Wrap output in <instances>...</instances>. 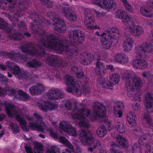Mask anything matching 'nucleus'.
<instances>
[{
  "label": "nucleus",
  "mask_w": 153,
  "mask_h": 153,
  "mask_svg": "<svg viewBox=\"0 0 153 153\" xmlns=\"http://www.w3.org/2000/svg\"><path fill=\"white\" fill-rule=\"evenodd\" d=\"M58 39H40L43 46L55 51L59 53L65 52L70 56L71 61L74 63L76 59L72 60L73 57L76 56L79 45L84 41V39H62V40L56 41Z\"/></svg>",
  "instance_id": "1"
},
{
  "label": "nucleus",
  "mask_w": 153,
  "mask_h": 153,
  "mask_svg": "<svg viewBox=\"0 0 153 153\" xmlns=\"http://www.w3.org/2000/svg\"><path fill=\"white\" fill-rule=\"evenodd\" d=\"M30 17L33 20V23H30V28L33 33L40 36L39 38H57L55 35L47 33L41 28L42 22L41 15L33 12L31 13Z\"/></svg>",
  "instance_id": "2"
},
{
  "label": "nucleus",
  "mask_w": 153,
  "mask_h": 153,
  "mask_svg": "<svg viewBox=\"0 0 153 153\" xmlns=\"http://www.w3.org/2000/svg\"><path fill=\"white\" fill-rule=\"evenodd\" d=\"M5 106L6 112L8 117H15L17 121L20 124L22 129L25 130L26 128L27 122L25 119L18 113L17 111L15 109L14 106L10 103H6L5 104Z\"/></svg>",
  "instance_id": "3"
},
{
  "label": "nucleus",
  "mask_w": 153,
  "mask_h": 153,
  "mask_svg": "<svg viewBox=\"0 0 153 153\" xmlns=\"http://www.w3.org/2000/svg\"><path fill=\"white\" fill-rule=\"evenodd\" d=\"M79 113H74L72 115V118L79 120L78 124L82 128H88L89 126L88 120L85 117H88L91 114L89 110H86L83 108L79 109L78 110Z\"/></svg>",
  "instance_id": "4"
},
{
  "label": "nucleus",
  "mask_w": 153,
  "mask_h": 153,
  "mask_svg": "<svg viewBox=\"0 0 153 153\" xmlns=\"http://www.w3.org/2000/svg\"><path fill=\"white\" fill-rule=\"evenodd\" d=\"M120 80V76L117 73H114L110 75L109 81L102 77L97 78V81L99 84H101L102 88L112 90V87L117 84Z\"/></svg>",
  "instance_id": "5"
},
{
  "label": "nucleus",
  "mask_w": 153,
  "mask_h": 153,
  "mask_svg": "<svg viewBox=\"0 0 153 153\" xmlns=\"http://www.w3.org/2000/svg\"><path fill=\"white\" fill-rule=\"evenodd\" d=\"M79 138L81 142L84 145L88 146L93 145L94 149L100 145L99 141L95 140L94 138L88 131L82 130L79 134Z\"/></svg>",
  "instance_id": "6"
},
{
  "label": "nucleus",
  "mask_w": 153,
  "mask_h": 153,
  "mask_svg": "<svg viewBox=\"0 0 153 153\" xmlns=\"http://www.w3.org/2000/svg\"><path fill=\"white\" fill-rule=\"evenodd\" d=\"M137 54L140 57H146V53L153 52V45L151 43L146 42L137 48Z\"/></svg>",
  "instance_id": "7"
},
{
  "label": "nucleus",
  "mask_w": 153,
  "mask_h": 153,
  "mask_svg": "<svg viewBox=\"0 0 153 153\" xmlns=\"http://www.w3.org/2000/svg\"><path fill=\"white\" fill-rule=\"evenodd\" d=\"M93 3L101 8L107 10L112 8L115 9L116 5L113 0H95Z\"/></svg>",
  "instance_id": "8"
},
{
  "label": "nucleus",
  "mask_w": 153,
  "mask_h": 153,
  "mask_svg": "<svg viewBox=\"0 0 153 153\" xmlns=\"http://www.w3.org/2000/svg\"><path fill=\"white\" fill-rule=\"evenodd\" d=\"M46 62L51 67L58 66L61 69L66 67L67 65V62H63L60 65L59 64L57 57L52 54H50L48 56L46 59Z\"/></svg>",
  "instance_id": "9"
},
{
  "label": "nucleus",
  "mask_w": 153,
  "mask_h": 153,
  "mask_svg": "<svg viewBox=\"0 0 153 153\" xmlns=\"http://www.w3.org/2000/svg\"><path fill=\"white\" fill-rule=\"evenodd\" d=\"M60 128L65 132L68 133L69 135L74 137H76L77 135L76 128L73 127L71 125L65 122L60 123H59Z\"/></svg>",
  "instance_id": "10"
},
{
  "label": "nucleus",
  "mask_w": 153,
  "mask_h": 153,
  "mask_svg": "<svg viewBox=\"0 0 153 153\" xmlns=\"http://www.w3.org/2000/svg\"><path fill=\"white\" fill-rule=\"evenodd\" d=\"M53 22H54L53 25L54 29L61 33H65L66 32V26L63 19L60 18H53Z\"/></svg>",
  "instance_id": "11"
},
{
  "label": "nucleus",
  "mask_w": 153,
  "mask_h": 153,
  "mask_svg": "<svg viewBox=\"0 0 153 153\" xmlns=\"http://www.w3.org/2000/svg\"><path fill=\"white\" fill-rule=\"evenodd\" d=\"M46 94L48 98L51 100H57L63 98L64 96L63 93L59 88L50 89L46 93Z\"/></svg>",
  "instance_id": "12"
},
{
  "label": "nucleus",
  "mask_w": 153,
  "mask_h": 153,
  "mask_svg": "<svg viewBox=\"0 0 153 153\" xmlns=\"http://www.w3.org/2000/svg\"><path fill=\"white\" fill-rule=\"evenodd\" d=\"M106 33H103L101 35V36L103 37L107 36L108 38H119L120 31L118 28L115 27L107 29L105 30Z\"/></svg>",
  "instance_id": "13"
},
{
  "label": "nucleus",
  "mask_w": 153,
  "mask_h": 153,
  "mask_svg": "<svg viewBox=\"0 0 153 153\" xmlns=\"http://www.w3.org/2000/svg\"><path fill=\"white\" fill-rule=\"evenodd\" d=\"M62 11L65 17L69 21L72 22L77 21V17L76 14L70 8L63 7Z\"/></svg>",
  "instance_id": "14"
},
{
  "label": "nucleus",
  "mask_w": 153,
  "mask_h": 153,
  "mask_svg": "<svg viewBox=\"0 0 153 153\" xmlns=\"http://www.w3.org/2000/svg\"><path fill=\"white\" fill-rule=\"evenodd\" d=\"M2 53L4 55H7L11 60L18 62L25 61L27 59L26 56L21 54L20 52L16 53H7L4 52H2Z\"/></svg>",
  "instance_id": "15"
},
{
  "label": "nucleus",
  "mask_w": 153,
  "mask_h": 153,
  "mask_svg": "<svg viewBox=\"0 0 153 153\" xmlns=\"http://www.w3.org/2000/svg\"><path fill=\"white\" fill-rule=\"evenodd\" d=\"M94 59V56L91 53L84 52L81 55L79 61L82 64L87 65L93 61Z\"/></svg>",
  "instance_id": "16"
},
{
  "label": "nucleus",
  "mask_w": 153,
  "mask_h": 153,
  "mask_svg": "<svg viewBox=\"0 0 153 153\" xmlns=\"http://www.w3.org/2000/svg\"><path fill=\"white\" fill-rule=\"evenodd\" d=\"M99 104L100 106L98 105L94 106L93 113L96 117H105L106 114V108L102 103L100 102Z\"/></svg>",
  "instance_id": "17"
},
{
  "label": "nucleus",
  "mask_w": 153,
  "mask_h": 153,
  "mask_svg": "<svg viewBox=\"0 0 153 153\" xmlns=\"http://www.w3.org/2000/svg\"><path fill=\"white\" fill-rule=\"evenodd\" d=\"M18 8L19 7H16V10L13 12L10 11V13L14 14L13 17L10 15H8V17L13 25H15L16 23H17L19 21V19L21 18L23 16V15L22 13V9H19Z\"/></svg>",
  "instance_id": "18"
},
{
  "label": "nucleus",
  "mask_w": 153,
  "mask_h": 153,
  "mask_svg": "<svg viewBox=\"0 0 153 153\" xmlns=\"http://www.w3.org/2000/svg\"><path fill=\"white\" fill-rule=\"evenodd\" d=\"M59 142L65 145L68 149H65L62 153H71L74 150V148L70 142L65 137L61 136L59 139Z\"/></svg>",
  "instance_id": "19"
},
{
  "label": "nucleus",
  "mask_w": 153,
  "mask_h": 153,
  "mask_svg": "<svg viewBox=\"0 0 153 153\" xmlns=\"http://www.w3.org/2000/svg\"><path fill=\"white\" fill-rule=\"evenodd\" d=\"M148 64L145 60L140 59H136L133 61L132 67L136 69H142L146 68Z\"/></svg>",
  "instance_id": "20"
},
{
  "label": "nucleus",
  "mask_w": 153,
  "mask_h": 153,
  "mask_svg": "<svg viewBox=\"0 0 153 153\" xmlns=\"http://www.w3.org/2000/svg\"><path fill=\"white\" fill-rule=\"evenodd\" d=\"M69 38H84L85 33L79 29H74L69 32Z\"/></svg>",
  "instance_id": "21"
},
{
  "label": "nucleus",
  "mask_w": 153,
  "mask_h": 153,
  "mask_svg": "<svg viewBox=\"0 0 153 153\" xmlns=\"http://www.w3.org/2000/svg\"><path fill=\"white\" fill-rule=\"evenodd\" d=\"M64 79L67 86H69L72 88L79 87V85L77 81H75L73 77L65 75L64 77Z\"/></svg>",
  "instance_id": "22"
},
{
  "label": "nucleus",
  "mask_w": 153,
  "mask_h": 153,
  "mask_svg": "<svg viewBox=\"0 0 153 153\" xmlns=\"http://www.w3.org/2000/svg\"><path fill=\"white\" fill-rule=\"evenodd\" d=\"M44 90V86L42 84H38L36 86L30 88L29 91L32 95H40Z\"/></svg>",
  "instance_id": "23"
},
{
  "label": "nucleus",
  "mask_w": 153,
  "mask_h": 153,
  "mask_svg": "<svg viewBox=\"0 0 153 153\" xmlns=\"http://www.w3.org/2000/svg\"><path fill=\"white\" fill-rule=\"evenodd\" d=\"M116 15L119 19H122L124 22H128L131 20V17L129 14L121 10H118L116 13Z\"/></svg>",
  "instance_id": "24"
},
{
  "label": "nucleus",
  "mask_w": 153,
  "mask_h": 153,
  "mask_svg": "<svg viewBox=\"0 0 153 153\" xmlns=\"http://www.w3.org/2000/svg\"><path fill=\"white\" fill-rule=\"evenodd\" d=\"M115 60L118 63L123 64L127 62L129 59L128 56L124 53H118L116 55Z\"/></svg>",
  "instance_id": "25"
},
{
  "label": "nucleus",
  "mask_w": 153,
  "mask_h": 153,
  "mask_svg": "<svg viewBox=\"0 0 153 153\" xmlns=\"http://www.w3.org/2000/svg\"><path fill=\"white\" fill-rule=\"evenodd\" d=\"M32 45V43H28L27 44H22L20 46L22 51L25 53L32 55L34 53L33 51L34 47L31 48V46Z\"/></svg>",
  "instance_id": "26"
},
{
  "label": "nucleus",
  "mask_w": 153,
  "mask_h": 153,
  "mask_svg": "<svg viewBox=\"0 0 153 153\" xmlns=\"http://www.w3.org/2000/svg\"><path fill=\"white\" fill-rule=\"evenodd\" d=\"M133 83L132 89L128 88V91H129L133 90V89H136V90L139 89L141 86H143V83L142 80L138 77H134L133 79Z\"/></svg>",
  "instance_id": "27"
},
{
  "label": "nucleus",
  "mask_w": 153,
  "mask_h": 153,
  "mask_svg": "<svg viewBox=\"0 0 153 153\" xmlns=\"http://www.w3.org/2000/svg\"><path fill=\"white\" fill-rule=\"evenodd\" d=\"M145 102L144 105L146 109L152 108L153 109V98L151 93H147L146 95L145 98Z\"/></svg>",
  "instance_id": "28"
},
{
  "label": "nucleus",
  "mask_w": 153,
  "mask_h": 153,
  "mask_svg": "<svg viewBox=\"0 0 153 153\" xmlns=\"http://www.w3.org/2000/svg\"><path fill=\"white\" fill-rule=\"evenodd\" d=\"M26 65L30 68L37 69L42 65L41 62L34 58L31 59L29 61L26 62Z\"/></svg>",
  "instance_id": "29"
},
{
  "label": "nucleus",
  "mask_w": 153,
  "mask_h": 153,
  "mask_svg": "<svg viewBox=\"0 0 153 153\" xmlns=\"http://www.w3.org/2000/svg\"><path fill=\"white\" fill-rule=\"evenodd\" d=\"M71 71L73 74H76L77 77L79 79H82L84 77V73L82 70L77 66H72Z\"/></svg>",
  "instance_id": "30"
},
{
  "label": "nucleus",
  "mask_w": 153,
  "mask_h": 153,
  "mask_svg": "<svg viewBox=\"0 0 153 153\" xmlns=\"http://www.w3.org/2000/svg\"><path fill=\"white\" fill-rule=\"evenodd\" d=\"M134 42L132 39H126L122 45L124 51L128 52L131 50Z\"/></svg>",
  "instance_id": "31"
},
{
  "label": "nucleus",
  "mask_w": 153,
  "mask_h": 153,
  "mask_svg": "<svg viewBox=\"0 0 153 153\" xmlns=\"http://www.w3.org/2000/svg\"><path fill=\"white\" fill-rule=\"evenodd\" d=\"M137 117L134 112L130 111L128 112L127 115V120L130 125L134 126L136 124Z\"/></svg>",
  "instance_id": "32"
},
{
  "label": "nucleus",
  "mask_w": 153,
  "mask_h": 153,
  "mask_svg": "<svg viewBox=\"0 0 153 153\" xmlns=\"http://www.w3.org/2000/svg\"><path fill=\"white\" fill-rule=\"evenodd\" d=\"M143 32V27L140 25H136L133 27L131 33L133 36H141Z\"/></svg>",
  "instance_id": "33"
},
{
  "label": "nucleus",
  "mask_w": 153,
  "mask_h": 153,
  "mask_svg": "<svg viewBox=\"0 0 153 153\" xmlns=\"http://www.w3.org/2000/svg\"><path fill=\"white\" fill-rule=\"evenodd\" d=\"M140 12L144 16L151 18L153 16V12L145 6H143L140 8Z\"/></svg>",
  "instance_id": "34"
},
{
  "label": "nucleus",
  "mask_w": 153,
  "mask_h": 153,
  "mask_svg": "<svg viewBox=\"0 0 153 153\" xmlns=\"http://www.w3.org/2000/svg\"><path fill=\"white\" fill-rule=\"evenodd\" d=\"M118 41V39H101V42L103 48L105 49H109L112 46L113 39Z\"/></svg>",
  "instance_id": "35"
},
{
  "label": "nucleus",
  "mask_w": 153,
  "mask_h": 153,
  "mask_svg": "<svg viewBox=\"0 0 153 153\" xmlns=\"http://www.w3.org/2000/svg\"><path fill=\"white\" fill-rule=\"evenodd\" d=\"M0 29L4 30L7 33H11L12 31V29L8 27L7 23L1 18H0Z\"/></svg>",
  "instance_id": "36"
},
{
  "label": "nucleus",
  "mask_w": 153,
  "mask_h": 153,
  "mask_svg": "<svg viewBox=\"0 0 153 153\" xmlns=\"http://www.w3.org/2000/svg\"><path fill=\"white\" fill-rule=\"evenodd\" d=\"M85 23L86 24V27L89 28L93 27V25L94 23V17L92 16H85Z\"/></svg>",
  "instance_id": "37"
},
{
  "label": "nucleus",
  "mask_w": 153,
  "mask_h": 153,
  "mask_svg": "<svg viewBox=\"0 0 153 153\" xmlns=\"http://www.w3.org/2000/svg\"><path fill=\"white\" fill-rule=\"evenodd\" d=\"M33 51L34 53H33L32 55L37 57H42L46 54L45 49L42 47L39 49H36L34 47Z\"/></svg>",
  "instance_id": "38"
},
{
  "label": "nucleus",
  "mask_w": 153,
  "mask_h": 153,
  "mask_svg": "<svg viewBox=\"0 0 153 153\" xmlns=\"http://www.w3.org/2000/svg\"><path fill=\"white\" fill-rule=\"evenodd\" d=\"M72 88L71 87H68L66 89V91L68 93H72L78 97L80 96L81 95L82 92L80 86L79 87Z\"/></svg>",
  "instance_id": "39"
},
{
  "label": "nucleus",
  "mask_w": 153,
  "mask_h": 153,
  "mask_svg": "<svg viewBox=\"0 0 153 153\" xmlns=\"http://www.w3.org/2000/svg\"><path fill=\"white\" fill-rule=\"evenodd\" d=\"M117 141L123 147L125 148H128V142L124 137L120 135L117 136Z\"/></svg>",
  "instance_id": "40"
},
{
  "label": "nucleus",
  "mask_w": 153,
  "mask_h": 153,
  "mask_svg": "<svg viewBox=\"0 0 153 153\" xmlns=\"http://www.w3.org/2000/svg\"><path fill=\"white\" fill-rule=\"evenodd\" d=\"M107 132L106 127L103 125H102L98 127L96 131V133L97 135L101 137H105Z\"/></svg>",
  "instance_id": "41"
},
{
  "label": "nucleus",
  "mask_w": 153,
  "mask_h": 153,
  "mask_svg": "<svg viewBox=\"0 0 153 153\" xmlns=\"http://www.w3.org/2000/svg\"><path fill=\"white\" fill-rule=\"evenodd\" d=\"M29 126L31 129L33 130H36L40 132H43L44 129L41 126L36 123H33V122L29 123Z\"/></svg>",
  "instance_id": "42"
},
{
  "label": "nucleus",
  "mask_w": 153,
  "mask_h": 153,
  "mask_svg": "<svg viewBox=\"0 0 153 153\" xmlns=\"http://www.w3.org/2000/svg\"><path fill=\"white\" fill-rule=\"evenodd\" d=\"M124 76L126 81V86L127 91H128V88H130L131 89H132L131 88H132L131 86V76L130 74H125L124 75Z\"/></svg>",
  "instance_id": "43"
},
{
  "label": "nucleus",
  "mask_w": 153,
  "mask_h": 153,
  "mask_svg": "<svg viewBox=\"0 0 153 153\" xmlns=\"http://www.w3.org/2000/svg\"><path fill=\"white\" fill-rule=\"evenodd\" d=\"M9 3L8 9L9 11L13 12L16 10V8L18 7H16L15 5L17 3V0H6Z\"/></svg>",
  "instance_id": "44"
},
{
  "label": "nucleus",
  "mask_w": 153,
  "mask_h": 153,
  "mask_svg": "<svg viewBox=\"0 0 153 153\" xmlns=\"http://www.w3.org/2000/svg\"><path fill=\"white\" fill-rule=\"evenodd\" d=\"M18 93L22 100L24 101H27L30 98L29 95L25 92H24L21 90L18 91Z\"/></svg>",
  "instance_id": "45"
},
{
  "label": "nucleus",
  "mask_w": 153,
  "mask_h": 153,
  "mask_svg": "<svg viewBox=\"0 0 153 153\" xmlns=\"http://www.w3.org/2000/svg\"><path fill=\"white\" fill-rule=\"evenodd\" d=\"M124 104L121 102L118 101L116 103V106L114 107L113 113L116 114L117 110L121 109L124 108Z\"/></svg>",
  "instance_id": "46"
},
{
  "label": "nucleus",
  "mask_w": 153,
  "mask_h": 153,
  "mask_svg": "<svg viewBox=\"0 0 153 153\" xmlns=\"http://www.w3.org/2000/svg\"><path fill=\"white\" fill-rule=\"evenodd\" d=\"M144 119L146 121L147 123L151 127H153V122L150 116L148 114H144L143 116Z\"/></svg>",
  "instance_id": "47"
},
{
  "label": "nucleus",
  "mask_w": 153,
  "mask_h": 153,
  "mask_svg": "<svg viewBox=\"0 0 153 153\" xmlns=\"http://www.w3.org/2000/svg\"><path fill=\"white\" fill-rule=\"evenodd\" d=\"M48 104L49 106V110L52 111L56 109L58 106V102H48Z\"/></svg>",
  "instance_id": "48"
},
{
  "label": "nucleus",
  "mask_w": 153,
  "mask_h": 153,
  "mask_svg": "<svg viewBox=\"0 0 153 153\" xmlns=\"http://www.w3.org/2000/svg\"><path fill=\"white\" fill-rule=\"evenodd\" d=\"M110 151L111 153H119V148L116 143H114L111 145Z\"/></svg>",
  "instance_id": "49"
},
{
  "label": "nucleus",
  "mask_w": 153,
  "mask_h": 153,
  "mask_svg": "<svg viewBox=\"0 0 153 153\" xmlns=\"http://www.w3.org/2000/svg\"><path fill=\"white\" fill-rule=\"evenodd\" d=\"M10 71L13 74L17 75L19 74L20 72V67L16 65Z\"/></svg>",
  "instance_id": "50"
},
{
  "label": "nucleus",
  "mask_w": 153,
  "mask_h": 153,
  "mask_svg": "<svg viewBox=\"0 0 153 153\" xmlns=\"http://www.w3.org/2000/svg\"><path fill=\"white\" fill-rule=\"evenodd\" d=\"M34 147L37 150L36 153H42L43 151V145L40 143L35 145Z\"/></svg>",
  "instance_id": "51"
},
{
  "label": "nucleus",
  "mask_w": 153,
  "mask_h": 153,
  "mask_svg": "<svg viewBox=\"0 0 153 153\" xmlns=\"http://www.w3.org/2000/svg\"><path fill=\"white\" fill-rule=\"evenodd\" d=\"M138 143L141 145H146L147 143V140L145 136L140 137L138 140Z\"/></svg>",
  "instance_id": "52"
},
{
  "label": "nucleus",
  "mask_w": 153,
  "mask_h": 153,
  "mask_svg": "<svg viewBox=\"0 0 153 153\" xmlns=\"http://www.w3.org/2000/svg\"><path fill=\"white\" fill-rule=\"evenodd\" d=\"M39 109L44 112H46L48 110H49V106L48 105L39 103Z\"/></svg>",
  "instance_id": "53"
},
{
  "label": "nucleus",
  "mask_w": 153,
  "mask_h": 153,
  "mask_svg": "<svg viewBox=\"0 0 153 153\" xmlns=\"http://www.w3.org/2000/svg\"><path fill=\"white\" fill-rule=\"evenodd\" d=\"M117 130L120 133L123 134L125 131V128L122 124H120L117 126Z\"/></svg>",
  "instance_id": "54"
},
{
  "label": "nucleus",
  "mask_w": 153,
  "mask_h": 153,
  "mask_svg": "<svg viewBox=\"0 0 153 153\" xmlns=\"http://www.w3.org/2000/svg\"><path fill=\"white\" fill-rule=\"evenodd\" d=\"M23 38V35L20 32L15 31L13 33L11 38Z\"/></svg>",
  "instance_id": "55"
},
{
  "label": "nucleus",
  "mask_w": 153,
  "mask_h": 153,
  "mask_svg": "<svg viewBox=\"0 0 153 153\" xmlns=\"http://www.w3.org/2000/svg\"><path fill=\"white\" fill-rule=\"evenodd\" d=\"M7 91H8L9 95L11 96H14V97L17 98V97H16V94L18 93V92H17L16 90L12 88L7 90Z\"/></svg>",
  "instance_id": "56"
},
{
  "label": "nucleus",
  "mask_w": 153,
  "mask_h": 153,
  "mask_svg": "<svg viewBox=\"0 0 153 153\" xmlns=\"http://www.w3.org/2000/svg\"><path fill=\"white\" fill-rule=\"evenodd\" d=\"M10 126L11 129L15 134L18 133L19 131V127L18 126L14 125L13 124H11Z\"/></svg>",
  "instance_id": "57"
},
{
  "label": "nucleus",
  "mask_w": 153,
  "mask_h": 153,
  "mask_svg": "<svg viewBox=\"0 0 153 153\" xmlns=\"http://www.w3.org/2000/svg\"><path fill=\"white\" fill-rule=\"evenodd\" d=\"M16 23L17 24V26L19 28H22L24 30H25L27 29L26 23L23 21H20L19 22V21L17 23Z\"/></svg>",
  "instance_id": "58"
},
{
  "label": "nucleus",
  "mask_w": 153,
  "mask_h": 153,
  "mask_svg": "<svg viewBox=\"0 0 153 153\" xmlns=\"http://www.w3.org/2000/svg\"><path fill=\"white\" fill-rule=\"evenodd\" d=\"M6 64V66L9 68V70L10 71L16 65L15 63L10 61H7Z\"/></svg>",
  "instance_id": "59"
},
{
  "label": "nucleus",
  "mask_w": 153,
  "mask_h": 153,
  "mask_svg": "<svg viewBox=\"0 0 153 153\" xmlns=\"http://www.w3.org/2000/svg\"><path fill=\"white\" fill-rule=\"evenodd\" d=\"M139 147V145L137 143H134L132 146L131 151L132 153H136V152L137 151Z\"/></svg>",
  "instance_id": "60"
},
{
  "label": "nucleus",
  "mask_w": 153,
  "mask_h": 153,
  "mask_svg": "<svg viewBox=\"0 0 153 153\" xmlns=\"http://www.w3.org/2000/svg\"><path fill=\"white\" fill-rule=\"evenodd\" d=\"M100 59H97L96 65V68L99 69L98 70V74H99L100 76H101V71L99 69H101V66H102V64L100 62Z\"/></svg>",
  "instance_id": "61"
},
{
  "label": "nucleus",
  "mask_w": 153,
  "mask_h": 153,
  "mask_svg": "<svg viewBox=\"0 0 153 153\" xmlns=\"http://www.w3.org/2000/svg\"><path fill=\"white\" fill-rule=\"evenodd\" d=\"M33 115L38 121H40V123H42L43 122V118L40 115L37 113H35L33 114Z\"/></svg>",
  "instance_id": "62"
},
{
  "label": "nucleus",
  "mask_w": 153,
  "mask_h": 153,
  "mask_svg": "<svg viewBox=\"0 0 153 153\" xmlns=\"http://www.w3.org/2000/svg\"><path fill=\"white\" fill-rule=\"evenodd\" d=\"M140 107V104L139 102L134 103L132 105L133 109L136 111H137Z\"/></svg>",
  "instance_id": "63"
},
{
  "label": "nucleus",
  "mask_w": 153,
  "mask_h": 153,
  "mask_svg": "<svg viewBox=\"0 0 153 153\" xmlns=\"http://www.w3.org/2000/svg\"><path fill=\"white\" fill-rule=\"evenodd\" d=\"M145 153H153V148L149 145H147Z\"/></svg>",
  "instance_id": "64"
}]
</instances>
